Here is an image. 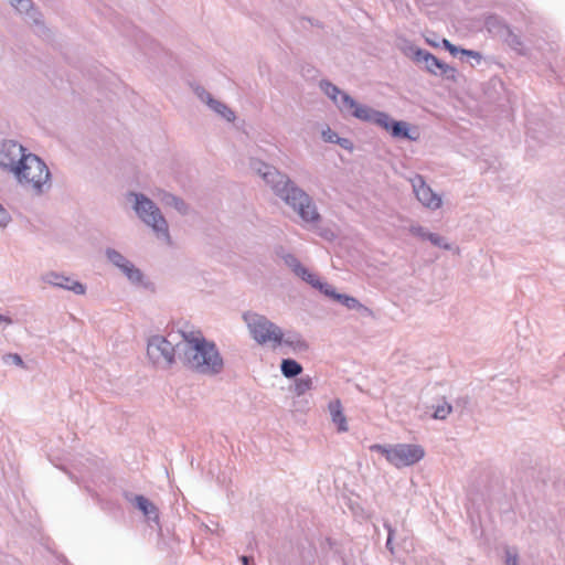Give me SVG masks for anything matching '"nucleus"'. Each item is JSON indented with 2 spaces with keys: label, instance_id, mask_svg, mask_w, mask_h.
<instances>
[{
  "label": "nucleus",
  "instance_id": "23",
  "mask_svg": "<svg viewBox=\"0 0 565 565\" xmlns=\"http://www.w3.org/2000/svg\"><path fill=\"white\" fill-rule=\"evenodd\" d=\"M443 46L454 56L461 54V55L470 56V57L477 60V62H480L482 58V56L479 52L472 51V50H467V49H460V47L456 46L455 44H452L447 39H443Z\"/></svg>",
  "mask_w": 565,
  "mask_h": 565
},
{
  "label": "nucleus",
  "instance_id": "34",
  "mask_svg": "<svg viewBox=\"0 0 565 565\" xmlns=\"http://www.w3.org/2000/svg\"><path fill=\"white\" fill-rule=\"evenodd\" d=\"M384 527L387 530V540H386V544H385L386 548L391 553H394L393 539H394L395 530L392 527V525L388 522H384Z\"/></svg>",
  "mask_w": 565,
  "mask_h": 565
},
{
  "label": "nucleus",
  "instance_id": "12",
  "mask_svg": "<svg viewBox=\"0 0 565 565\" xmlns=\"http://www.w3.org/2000/svg\"><path fill=\"white\" fill-rule=\"evenodd\" d=\"M25 151L23 143H0V168L15 174V167Z\"/></svg>",
  "mask_w": 565,
  "mask_h": 565
},
{
  "label": "nucleus",
  "instance_id": "43",
  "mask_svg": "<svg viewBox=\"0 0 565 565\" xmlns=\"http://www.w3.org/2000/svg\"><path fill=\"white\" fill-rule=\"evenodd\" d=\"M335 141L341 142V141H348V140L344 138L337 137Z\"/></svg>",
  "mask_w": 565,
  "mask_h": 565
},
{
  "label": "nucleus",
  "instance_id": "8",
  "mask_svg": "<svg viewBox=\"0 0 565 565\" xmlns=\"http://www.w3.org/2000/svg\"><path fill=\"white\" fill-rule=\"evenodd\" d=\"M147 354L154 364L164 363L169 367L174 363L175 358L179 359L178 343L172 344L159 334L152 335L148 340Z\"/></svg>",
  "mask_w": 565,
  "mask_h": 565
},
{
  "label": "nucleus",
  "instance_id": "28",
  "mask_svg": "<svg viewBox=\"0 0 565 565\" xmlns=\"http://www.w3.org/2000/svg\"><path fill=\"white\" fill-rule=\"evenodd\" d=\"M427 241H429L434 246L439 247L441 249H451V245L447 243L445 237L439 234L430 233Z\"/></svg>",
  "mask_w": 565,
  "mask_h": 565
},
{
  "label": "nucleus",
  "instance_id": "24",
  "mask_svg": "<svg viewBox=\"0 0 565 565\" xmlns=\"http://www.w3.org/2000/svg\"><path fill=\"white\" fill-rule=\"evenodd\" d=\"M207 106L227 121H234L235 113L224 103L213 98Z\"/></svg>",
  "mask_w": 565,
  "mask_h": 565
},
{
  "label": "nucleus",
  "instance_id": "16",
  "mask_svg": "<svg viewBox=\"0 0 565 565\" xmlns=\"http://www.w3.org/2000/svg\"><path fill=\"white\" fill-rule=\"evenodd\" d=\"M280 345L290 347L295 351L299 352H306L309 349V344L307 343V341L303 340L299 333L294 331H289L287 333H284L281 331V341L279 343H276L275 348Z\"/></svg>",
  "mask_w": 565,
  "mask_h": 565
},
{
  "label": "nucleus",
  "instance_id": "39",
  "mask_svg": "<svg viewBox=\"0 0 565 565\" xmlns=\"http://www.w3.org/2000/svg\"><path fill=\"white\" fill-rule=\"evenodd\" d=\"M12 319L9 317V316H4V315H1L0 313V324L1 323H6V324H12Z\"/></svg>",
  "mask_w": 565,
  "mask_h": 565
},
{
  "label": "nucleus",
  "instance_id": "32",
  "mask_svg": "<svg viewBox=\"0 0 565 565\" xmlns=\"http://www.w3.org/2000/svg\"><path fill=\"white\" fill-rule=\"evenodd\" d=\"M505 565H519L518 552L514 548H505Z\"/></svg>",
  "mask_w": 565,
  "mask_h": 565
},
{
  "label": "nucleus",
  "instance_id": "26",
  "mask_svg": "<svg viewBox=\"0 0 565 565\" xmlns=\"http://www.w3.org/2000/svg\"><path fill=\"white\" fill-rule=\"evenodd\" d=\"M438 75L443 76L444 78H446L448 81L456 82L458 72L454 66L448 65L443 62L441 67L439 68Z\"/></svg>",
  "mask_w": 565,
  "mask_h": 565
},
{
  "label": "nucleus",
  "instance_id": "25",
  "mask_svg": "<svg viewBox=\"0 0 565 565\" xmlns=\"http://www.w3.org/2000/svg\"><path fill=\"white\" fill-rule=\"evenodd\" d=\"M312 388V379L309 375L301 376L296 380L294 385V392L297 396L306 394Z\"/></svg>",
  "mask_w": 565,
  "mask_h": 565
},
{
  "label": "nucleus",
  "instance_id": "1",
  "mask_svg": "<svg viewBox=\"0 0 565 565\" xmlns=\"http://www.w3.org/2000/svg\"><path fill=\"white\" fill-rule=\"evenodd\" d=\"M249 168L303 223L317 224L320 222L321 215L312 198L286 173L256 158H250Z\"/></svg>",
  "mask_w": 565,
  "mask_h": 565
},
{
  "label": "nucleus",
  "instance_id": "21",
  "mask_svg": "<svg viewBox=\"0 0 565 565\" xmlns=\"http://www.w3.org/2000/svg\"><path fill=\"white\" fill-rule=\"evenodd\" d=\"M307 284L312 286L313 288L318 289L320 292H322L324 296L333 299L335 301L338 291L334 289V287L328 282H322L315 274L311 273V278H307Z\"/></svg>",
  "mask_w": 565,
  "mask_h": 565
},
{
  "label": "nucleus",
  "instance_id": "5",
  "mask_svg": "<svg viewBox=\"0 0 565 565\" xmlns=\"http://www.w3.org/2000/svg\"><path fill=\"white\" fill-rule=\"evenodd\" d=\"M134 198V210L138 217L152 228L157 237L170 241L168 222L157 204L142 193L130 192Z\"/></svg>",
  "mask_w": 565,
  "mask_h": 565
},
{
  "label": "nucleus",
  "instance_id": "6",
  "mask_svg": "<svg viewBox=\"0 0 565 565\" xmlns=\"http://www.w3.org/2000/svg\"><path fill=\"white\" fill-rule=\"evenodd\" d=\"M370 450L381 454L392 466L398 469L413 466L425 456L424 448L415 444H373L370 446Z\"/></svg>",
  "mask_w": 565,
  "mask_h": 565
},
{
  "label": "nucleus",
  "instance_id": "35",
  "mask_svg": "<svg viewBox=\"0 0 565 565\" xmlns=\"http://www.w3.org/2000/svg\"><path fill=\"white\" fill-rule=\"evenodd\" d=\"M3 361L7 364H14L18 366H23L22 358L17 353H9L3 356Z\"/></svg>",
  "mask_w": 565,
  "mask_h": 565
},
{
  "label": "nucleus",
  "instance_id": "38",
  "mask_svg": "<svg viewBox=\"0 0 565 565\" xmlns=\"http://www.w3.org/2000/svg\"><path fill=\"white\" fill-rule=\"evenodd\" d=\"M239 561L242 562L243 565H250L254 563V557L249 555H242L239 557Z\"/></svg>",
  "mask_w": 565,
  "mask_h": 565
},
{
  "label": "nucleus",
  "instance_id": "29",
  "mask_svg": "<svg viewBox=\"0 0 565 565\" xmlns=\"http://www.w3.org/2000/svg\"><path fill=\"white\" fill-rule=\"evenodd\" d=\"M486 28L488 29V31L492 32L494 30H498L501 29V28H504L507 29V31L509 30L508 26H505L503 23H502V20L497 17V15H490L486 19Z\"/></svg>",
  "mask_w": 565,
  "mask_h": 565
},
{
  "label": "nucleus",
  "instance_id": "22",
  "mask_svg": "<svg viewBox=\"0 0 565 565\" xmlns=\"http://www.w3.org/2000/svg\"><path fill=\"white\" fill-rule=\"evenodd\" d=\"M281 374L287 379H295L302 372V365L294 359H282L280 363Z\"/></svg>",
  "mask_w": 565,
  "mask_h": 565
},
{
  "label": "nucleus",
  "instance_id": "10",
  "mask_svg": "<svg viewBox=\"0 0 565 565\" xmlns=\"http://www.w3.org/2000/svg\"><path fill=\"white\" fill-rule=\"evenodd\" d=\"M413 193L418 202L426 209L436 211L443 205L441 196L426 183L423 175L416 173L408 179Z\"/></svg>",
  "mask_w": 565,
  "mask_h": 565
},
{
  "label": "nucleus",
  "instance_id": "4",
  "mask_svg": "<svg viewBox=\"0 0 565 565\" xmlns=\"http://www.w3.org/2000/svg\"><path fill=\"white\" fill-rule=\"evenodd\" d=\"M19 182L31 184L35 193L41 194L51 188V172L45 162L34 153L20 158L14 174Z\"/></svg>",
  "mask_w": 565,
  "mask_h": 565
},
{
  "label": "nucleus",
  "instance_id": "27",
  "mask_svg": "<svg viewBox=\"0 0 565 565\" xmlns=\"http://www.w3.org/2000/svg\"><path fill=\"white\" fill-rule=\"evenodd\" d=\"M452 411V406L446 401L435 407L433 417L435 419H445Z\"/></svg>",
  "mask_w": 565,
  "mask_h": 565
},
{
  "label": "nucleus",
  "instance_id": "31",
  "mask_svg": "<svg viewBox=\"0 0 565 565\" xmlns=\"http://www.w3.org/2000/svg\"><path fill=\"white\" fill-rule=\"evenodd\" d=\"M408 232L423 239V241H427L428 239V236L430 235L431 232H429L426 227L422 226V225H411L409 228H408Z\"/></svg>",
  "mask_w": 565,
  "mask_h": 565
},
{
  "label": "nucleus",
  "instance_id": "3",
  "mask_svg": "<svg viewBox=\"0 0 565 565\" xmlns=\"http://www.w3.org/2000/svg\"><path fill=\"white\" fill-rule=\"evenodd\" d=\"M178 343L179 360L190 370L203 375H216L223 371V358L213 341L198 332H182Z\"/></svg>",
  "mask_w": 565,
  "mask_h": 565
},
{
  "label": "nucleus",
  "instance_id": "20",
  "mask_svg": "<svg viewBox=\"0 0 565 565\" xmlns=\"http://www.w3.org/2000/svg\"><path fill=\"white\" fill-rule=\"evenodd\" d=\"M329 412L332 418V422L338 426L339 431H347V419L342 412V405L339 399L331 401L329 403Z\"/></svg>",
  "mask_w": 565,
  "mask_h": 565
},
{
  "label": "nucleus",
  "instance_id": "36",
  "mask_svg": "<svg viewBox=\"0 0 565 565\" xmlns=\"http://www.w3.org/2000/svg\"><path fill=\"white\" fill-rule=\"evenodd\" d=\"M10 222V213L0 204V227H6Z\"/></svg>",
  "mask_w": 565,
  "mask_h": 565
},
{
  "label": "nucleus",
  "instance_id": "41",
  "mask_svg": "<svg viewBox=\"0 0 565 565\" xmlns=\"http://www.w3.org/2000/svg\"><path fill=\"white\" fill-rule=\"evenodd\" d=\"M340 146L344 147L345 149L352 151L354 149V143L353 142H350V143H339Z\"/></svg>",
  "mask_w": 565,
  "mask_h": 565
},
{
  "label": "nucleus",
  "instance_id": "13",
  "mask_svg": "<svg viewBox=\"0 0 565 565\" xmlns=\"http://www.w3.org/2000/svg\"><path fill=\"white\" fill-rule=\"evenodd\" d=\"M124 498L140 510L149 520L158 521L159 514L156 505L141 494H132L128 491L124 492Z\"/></svg>",
  "mask_w": 565,
  "mask_h": 565
},
{
  "label": "nucleus",
  "instance_id": "9",
  "mask_svg": "<svg viewBox=\"0 0 565 565\" xmlns=\"http://www.w3.org/2000/svg\"><path fill=\"white\" fill-rule=\"evenodd\" d=\"M107 260L118 268L122 275L135 286H146L143 282L145 275L129 259L115 248L107 247L105 249Z\"/></svg>",
  "mask_w": 565,
  "mask_h": 565
},
{
  "label": "nucleus",
  "instance_id": "15",
  "mask_svg": "<svg viewBox=\"0 0 565 565\" xmlns=\"http://www.w3.org/2000/svg\"><path fill=\"white\" fill-rule=\"evenodd\" d=\"M414 61L416 63H423L426 71L434 75H438L439 68L443 64V61L438 60L434 54L423 49L415 50Z\"/></svg>",
  "mask_w": 565,
  "mask_h": 565
},
{
  "label": "nucleus",
  "instance_id": "37",
  "mask_svg": "<svg viewBox=\"0 0 565 565\" xmlns=\"http://www.w3.org/2000/svg\"><path fill=\"white\" fill-rule=\"evenodd\" d=\"M247 539H248L247 550L252 551L256 547V539L253 534H247Z\"/></svg>",
  "mask_w": 565,
  "mask_h": 565
},
{
  "label": "nucleus",
  "instance_id": "40",
  "mask_svg": "<svg viewBox=\"0 0 565 565\" xmlns=\"http://www.w3.org/2000/svg\"><path fill=\"white\" fill-rule=\"evenodd\" d=\"M143 38H146V36H145V34H143L142 32L138 31V33H137V34H136V36H135V40H136V42H137L139 45H141V40H142Z\"/></svg>",
  "mask_w": 565,
  "mask_h": 565
},
{
  "label": "nucleus",
  "instance_id": "2",
  "mask_svg": "<svg viewBox=\"0 0 565 565\" xmlns=\"http://www.w3.org/2000/svg\"><path fill=\"white\" fill-rule=\"evenodd\" d=\"M319 87L334 103L341 114L375 125L386 130L393 138L408 139L409 141L416 140L415 137L411 136L409 125L406 121L394 120L384 111L358 103L348 93L341 90L328 79H321Z\"/></svg>",
  "mask_w": 565,
  "mask_h": 565
},
{
  "label": "nucleus",
  "instance_id": "18",
  "mask_svg": "<svg viewBox=\"0 0 565 565\" xmlns=\"http://www.w3.org/2000/svg\"><path fill=\"white\" fill-rule=\"evenodd\" d=\"M10 4L20 13L25 14L33 23H40V13L32 0H9Z\"/></svg>",
  "mask_w": 565,
  "mask_h": 565
},
{
  "label": "nucleus",
  "instance_id": "14",
  "mask_svg": "<svg viewBox=\"0 0 565 565\" xmlns=\"http://www.w3.org/2000/svg\"><path fill=\"white\" fill-rule=\"evenodd\" d=\"M276 255L281 258L286 266H288L292 273L300 277L303 281L307 278H311V273L301 265L299 259L291 253L287 252L282 246L275 249Z\"/></svg>",
  "mask_w": 565,
  "mask_h": 565
},
{
  "label": "nucleus",
  "instance_id": "7",
  "mask_svg": "<svg viewBox=\"0 0 565 565\" xmlns=\"http://www.w3.org/2000/svg\"><path fill=\"white\" fill-rule=\"evenodd\" d=\"M243 320L246 323L252 339L260 344L276 343L281 341V328L270 321L267 317L253 311L243 313Z\"/></svg>",
  "mask_w": 565,
  "mask_h": 565
},
{
  "label": "nucleus",
  "instance_id": "33",
  "mask_svg": "<svg viewBox=\"0 0 565 565\" xmlns=\"http://www.w3.org/2000/svg\"><path fill=\"white\" fill-rule=\"evenodd\" d=\"M194 93L206 105H209L213 99L212 95L204 87L196 86L194 88Z\"/></svg>",
  "mask_w": 565,
  "mask_h": 565
},
{
  "label": "nucleus",
  "instance_id": "42",
  "mask_svg": "<svg viewBox=\"0 0 565 565\" xmlns=\"http://www.w3.org/2000/svg\"><path fill=\"white\" fill-rule=\"evenodd\" d=\"M427 564H428V565H443L441 563H439V562H438V561H436V559H431L430 562H429V561H427Z\"/></svg>",
  "mask_w": 565,
  "mask_h": 565
},
{
  "label": "nucleus",
  "instance_id": "30",
  "mask_svg": "<svg viewBox=\"0 0 565 565\" xmlns=\"http://www.w3.org/2000/svg\"><path fill=\"white\" fill-rule=\"evenodd\" d=\"M507 42L513 50L518 51L520 54H523V42L519 35L512 33L510 30H508Z\"/></svg>",
  "mask_w": 565,
  "mask_h": 565
},
{
  "label": "nucleus",
  "instance_id": "17",
  "mask_svg": "<svg viewBox=\"0 0 565 565\" xmlns=\"http://www.w3.org/2000/svg\"><path fill=\"white\" fill-rule=\"evenodd\" d=\"M335 301L350 310H356L362 317H370L373 315L370 308L361 303L356 298L352 296L339 292Z\"/></svg>",
  "mask_w": 565,
  "mask_h": 565
},
{
  "label": "nucleus",
  "instance_id": "11",
  "mask_svg": "<svg viewBox=\"0 0 565 565\" xmlns=\"http://www.w3.org/2000/svg\"><path fill=\"white\" fill-rule=\"evenodd\" d=\"M42 280L53 287L70 290L75 295H84L86 286L71 276L57 271H49L42 276Z\"/></svg>",
  "mask_w": 565,
  "mask_h": 565
},
{
  "label": "nucleus",
  "instance_id": "19",
  "mask_svg": "<svg viewBox=\"0 0 565 565\" xmlns=\"http://www.w3.org/2000/svg\"><path fill=\"white\" fill-rule=\"evenodd\" d=\"M160 201L166 206L173 207L177 210L181 215H186L190 211L189 205L185 203V201L170 192L162 191L160 194Z\"/></svg>",
  "mask_w": 565,
  "mask_h": 565
}]
</instances>
